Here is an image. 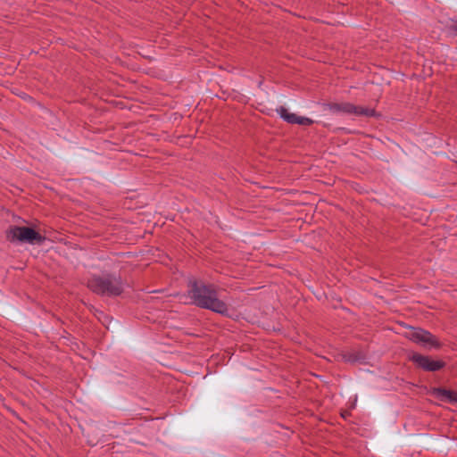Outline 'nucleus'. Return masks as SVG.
<instances>
[{"label":"nucleus","mask_w":457,"mask_h":457,"mask_svg":"<svg viewBox=\"0 0 457 457\" xmlns=\"http://www.w3.org/2000/svg\"><path fill=\"white\" fill-rule=\"evenodd\" d=\"M189 287L188 296L194 304L220 314L228 312L227 304L218 298L213 287L197 280H190Z\"/></svg>","instance_id":"nucleus-1"},{"label":"nucleus","mask_w":457,"mask_h":457,"mask_svg":"<svg viewBox=\"0 0 457 457\" xmlns=\"http://www.w3.org/2000/svg\"><path fill=\"white\" fill-rule=\"evenodd\" d=\"M87 287L94 293L107 296H117L123 292L121 278L111 274L92 277L87 282Z\"/></svg>","instance_id":"nucleus-2"},{"label":"nucleus","mask_w":457,"mask_h":457,"mask_svg":"<svg viewBox=\"0 0 457 457\" xmlns=\"http://www.w3.org/2000/svg\"><path fill=\"white\" fill-rule=\"evenodd\" d=\"M6 237L11 242L19 241L31 245L41 244L45 240L43 236L29 227L12 226L7 230Z\"/></svg>","instance_id":"nucleus-3"},{"label":"nucleus","mask_w":457,"mask_h":457,"mask_svg":"<svg viewBox=\"0 0 457 457\" xmlns=\"http://www.w3.org/2000/svg\"><path fill=\"white\" fill-rule=\"evenodd\" d=\"M405 337L425 348L438 349L441 347L438 339L432 333L421 328L411 327L405 332Z\"/></svg>","instance_id":"nucleus-4"},{"label":"nucleus","mask_w":457,"mask_h":457,"mask_svg":"<svg viewBox=\"0 0 457 457\" xmlns=\"http://www.w3.org/2000/svg\"><path fill=\"white\" fill-rule=\"evenodd\" d=\"M410 360L419 368L426 371H437L445 368V362L440 360H433L429 356L420 353H412Z\"/></svg>","instance_id":"nucleus-5"},{"label":"nucleus","mask_w":457,"mask_h":457,"mask_svg":"<svg viewBox=\"0 0 457 457\" xmlns=\"http://www.w3.org/2000/svg\"><path fill=\"white\" fill-rule=\"evenodd\" d=\"M277 112L281 119L290 124H298L302 126H310L313 120L308 117L298 116L295 113L289 112L287 108L280 106Z\"/></svg>","instance_id":"nucleus-6"},{"label":"nucleus","mask_w":457,"mask_h":457,"mask_svg":"<svg viewBox=\"0 0 457 457\" xmlns=\"http://www.w3.org/2000/svg\"><path fill=\"white\" fill-rule=\"evenodd\" d=\"M432 394L435 397L441 401L457 403L456 391L437 387L433 389Z\"/></svg>","instance_id":"nucleus-7"},{"label":"nucleus","mask_w":457,"mask_h":457,"mask_svg":"<svg viewBox=\"0 0 457 457\" xmlns=\"http://www.w3.org/2000/svg\"><path fill=\"white\" fill-rule=\"evenodd\" d=\"M331 109L334 112L354 114L356 111V105L350 103L336 104L331 107Z\"/></svg>","instance_id":"nucleus-8"},{"label":"nucleus","mask_w":457,"mask_h":457,"mask_svg":"<svg viewBox=\"0 0 457 457\" xmlns=\"http://www.w3.org/2000/svg\"><path fill=\"white\" fill-rule=\"evenodd\" d=\"M354 115L373 117L376 115V111L374 109L356 105V111Z\"/></svg>","instance_id":"nucleus-9"},{"label":"nucleus","mask_w":457,"mask_h":457,"mask_svg":"<svg viewBox=\"0 0 457 457\" xmlns=\"http://www.w3.org/2000/svg\"><path fill=\"white\" fill-rule=\"evenodd\" d=\"M453 29L454 31H457V21H455L453 24Z\"/></svg>","instance_id":"nucleus-10"}]
</instances>
